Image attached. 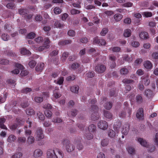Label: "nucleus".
<instances>
[{
	"instance_id": "f257e3e1",
	"label": "nucleus",
	"mask_w": 158,
	"mask_h": 158,
	"mask_svg": "<svg viewBox=\"0 0 158 158\" xmlns=\"http://www.w3.org/2000/svg\"><path fill=\"white\" fill-rule=\"evenodd\" d=\"M63 147L65 148L68 152H71L75 149L74 146L72 144L70 141L68 140H64L63 142Z\"/></svg>"
},
{
	"instance_id": "f03ea898",
	"label": "nucleus",
	"mask_w": 158,
	"mask_h": 158,
	"mask_svg": "<svg viewBox=\"0 0 158 158\" xmlns=\"http://www.w3.org/2000/svg\"><path fill=\"white\" fill-rule=\"evenodd\" d=\"M131 112V110L129 107H126L123 110L119 112L118 114L119 117L121 118H124L126 117L127 112V116H130Z\"/></svg>"
},
{
	"instance_id": "7ed1b4c3",
	"label": "nucleus",
	"mask_w": 158,
	"mask_h": 158,
	"mask_svg": "<svg viewBox=\"0 0 158 158\" xmlns=\"http://www.w3.org/2000/svg\"><path fill=\"white\" fill-rule=\"evenodd\" d=\"M35 135L36 140L37 141H39L44 138V135L41 128L38 127L36 129Z\"/></svg>"
},
{
	"instance_id": "20e7f679",
	"label": "nucleus",
	"mask_w": 158,
	"mask_h": 158,
	"mask_svg": "<svg viewBox=\"0 0 158 158\" xmlns=\"http://www.w3.org/2000/svg\"><path fill=\"white\" fill-rule=\"evenodd\" d=\"M95 70L98 73H102L106 70V67L102 64H98L95 66Z\"/></svg>"
},
{
	"instance_id": "39448f33",
	"label": "nucleus",
	"mask_w": 158,
	"mask_h": 158,
	"mask_svg": "<svg viewBox=\"0 0 158 158\" xmlns=\"http://www.w3.org/2000/svg\"><path fill=\"white\" fill-rule=\"evenodd\" d=\"M48 97V93H44L41 97H36L35 98V101L37 102L40 103L43 100V99L47 98Z\"/></svg>"
},
{
	"instance_id": "423d86ee",
	"label": "nucleus",
	"mask_w": 158,
	"mask_h": 158,
	"mask_svg": "<svg viewBox=\"0 0 158 158\" xmlns=\"http://www.w3.org/2000/svg\"><path fill=\"white\" fill-rule=\"evenodd\" d=\"M135 140L139 143L142 146L146 148L147 147V145L148 143L147 141L143 138L139 137H136Z\"/></svg>"
},
{
	"instance_id": "0eeeda50",
	"label": "nucleus",
	"mask_w": 158,
	"mask_h": 158,
	"mask_svg": "<svg viewBox=\"0 0 158 158\" xmlns=\"http://www.w3.org/2000/svg\"><path fill=\"white\" fill-rule=\"evenodd\" d=\"M98 126L100 129L105 130L107 128L108 125L106 121L101 120L98 123Z\"/></svg>"
},
{
	"instance_id": "6e6552de",
	"label": "nucleus",
	"mask_w": 158,
	"mask_h": 158,
	"mask_svg": "<svg viewBox=\"0 0 158 158\" xmlns=\"http://www.w3.org/2000/svg\"><path fill=\"white\" fill-rule=\"evenodd\" d=\"M55 148L53 149H50L48 150L47 154L48 158H55Z\"/></svg>"
},
{
	"instance_id": "1a4fd4ad",
	"label": "nucleus",
	"mask_w": 158,
	"mask_h": 158,
	"mask_svg": "<svg viewBox=\"0 0 158 158\" xmlns=\"http://www.w3.org/2000/svg\"><path fill=\"white\" fill-rule=\"evenodd\" d=\"M143 109L142 108H139L136 113V117L140 120H143Z\"/></svg>"
},
{
	"instance_id": "9d476101",
	"label": "nucleus",
	"mask_w": 158,
	"mask_h": 158,
	"mask_svg": "<svg viewBox=\"0 0 158 158\" xmlns=\"http://www.w3.org/2000/svg\"><path fill=\"white\" fill-rule=\"evenodd\" d=\"M55 158H63V154L62 152L57 148H55Z\"/></svg>"
},
{
	"instance_id": "9b49d317",
	"label": "nucleus",
	"mask_w": 158,
	"mask_h": 158,
	"mask_svg": "<svg viewBox=\"0 0 158 158\" xmlns=\"http://www.w3.org/2000/svg\"><path fill=\"white\" fill-rule=\"evenodd\" d=\"M153 94L152 91L151 89H148L145 91L144 95L148 98H151L153 95Z\"/></svg>"
},
{
	"instance_id": "f8f14e48",
	"label": "nucleus",
	"mask_w": 158,
	"mask_h": 158,
	"mask_svg": "<svg viewBox=\"0 0 158 158\" xmlns=\"http://www.w3.org/2000/svg\"><path fill=\"white\" fill-rule=\"evenodd\" d=\"M146 148H148V151L150 152H153L156 150V147L153 144L148 143L147 145V147H146Z\"/></svg>"
},
{
	"instance_id": "ddd939ff",
	"label": "nucleus",
	"mask_w": 158,
	"mask_h": 158,
	"mask_svg": "<svg viewBox=\"0 0 158 158\" xmlns=\"http://www.w3.org/2000/svg\"><path fill=\"white\" fill-rule=\"evenodd\" d=\"M99 117V115L98 112H94V113H92L90 118L92 120L95 121L98 120Z\"/></svg>"
},
{
	"instance_id": "4468645a",
	"label": "nucleus",
	"mask_w": 158,
	"mask_h": 158,
	"mask_svg": "<svg viewBox=\"0 0 158 158\" xmlns=\"http://www.w3.org/2000/svg\"><path fill=\"white\" fill-rule=\"evenodd\" d=\"M18 11L19 14L24 16L26 14H27L28 13V10L24 8H21L19 9Z\"/></svg>"
},
{
	"instance_id": "2eb2a0df",
	"label": "nucleus",
	"mask_w": 158,
	"mask_h": 158,
	"mask_svg": "<svg viewBox=\"0 0 158 158\" xmlns=\"http://www.w3.org/2000/svg\"><path fill=\"white\" fill-rule=\"evenodd\" d=\"M42 154V152L40 149L35 150L34 153V156L35 157H38L41 156Z\"/></svg>"
},
{
	"instance_id": "dca6fc26",
	"label": "nucleus",
	"mask_w": 158,
	"mask_h": 158,
	"mask_svg": "<svg viewBox=\"0 0 158 158\" xmlns=\"http://www.w3.org/2000/svg\"><path fill=\"white\" fill-rule=\"evenodd\" d=\"M44 64L43 63L38 64L36 67V70L38 71H41L44 69Z\"/></svg>"
},
{
	"instance_id": "f3484780",
	"label": "nucleus",
	"mask_w": 158,
	"mask_h": 158,
	"mask_svg": "<svg viewBox=\"0 0 158 158\" xmlns=\"http://www.w3.org/2000/svg\"><path fill=\"white\" fill-rule=\"evenodd\" d=\"M104 116L107 118L110 119H112V114L109 111H104Z\"/></svg>"
},
{
	"instance_id": "a211bd4d",
	"label": "nucleus",
	"mask_w": 158,
	"mask_h": 158,
	"mask_svg": "<svg viewBox=\"0 0 158 158\" xmlns=\"http://www.w3.org/2000/svg\"><path fill=\"white\" fill-rule=\"evenodd\" d=\"M129 124H127L125 127L123 128L122 131V132L123 134L125 135H126L127 134L129 130Z\"/></svg>"
},
{
	"instance_id": "6ab92c4d",
	"label": "nucleus",
	"mask_w": 158,
	"mask_h": 158,
	"mask_svg": "<svg viewBox=\"0 0 158 158\" xmlns=\"http://www.w3.org/2000/svg\"><path fill=\"white\" fill-rule=\"evenodd\" d=\"M141 79L144 80V84L145 85L148 86L149 85L150 82V80L147 76H143L141 77Z\"/></svg>"
},
{
	"instance_id": "aec40b11",
	"label": "nucleus",
	"mask_w": 158,
	"mask_h": 158,
	"mask_svg": "<svg viewBox=\"0 0 158 158\" xmlns=\"http://www.w3.org/2000/svg\"><path fill=\"white\" fill-rule=\"evenodd\" d=\"M121 123L120 122H117L115 124L114 126V128L116 131V133H118L119 130L121 126Z\"/></svg>"
},
{
	"instance_id": "412c9836",
	"label": "nucleus",
	"mask_w": 158,
	"mask_h": 158,
	"mask_svg": "<svg viewBox=\"0 0 158 158\" xmlns=\"http://www.w3.org/2000/svg\"><path fill=\"white\" fill-rule=\"evenodd\" d=\"M5 120L6 119L3 118H0V128L5 129H7L6 127L4 124V123H5Z\"/></svg>"
},
{
	"instance_id": "4be33fe9",
	"label": "nucleus",
	"mask_w": 158,
	"mask_h": 158,
	"mask_svg": "<svg viewBox=\"0 0 158 158\" xmlns=\"http://www.w3.org/2000/svg\"><path fill=\"white\" fill-rule=\"evenodd\" d=\"M127 151L128 153L131 155H133L135 153V150L133 147H128Z\"/></svg>"
},
{
	"instance_id": "5701e85b",
	"label": "nucleus",
	"mask_w": 158,
	"mask_h": 158,
	"mask_svg": "<svg viewBox=\"0 0 158 158\" xmlns=\"http://www.w3.org/2000/svg\"><path fill=\"white\" fill-rule=\"evenodd\" d=\"M144 66L145 68L148 69H150L152 67V64L149 61H146L144 64Z\"/></svg>"
},
{
	"instance_id": "b1692460",
	"label": "nucleus",
	"mask_w": 158,
	"mask_h": 158,
	"mask_svg": "<svg viewBox=\"0 0 158 158\" xmlns=\"http://www.w3.org/2000/svg\"><path fill=\"white\" fill-rule=\"evenodd\" d=\"M88 130L90 132L93 133L96 131V126L93 124H91L89 126Z\"/></svg>"
},
{
	"instance_id": "393cba45",
	"label": "nucleus",
	"mask_w": 158,
	"mask_h": 158,
	"mask_svg": "<svg viewBox=\"0 0 158 158\" xmlns=\"http://www.w3.org/2000/svg\"><path fill=\"white\" fill-rule=\"evenodd\" d=\"M90 110L92 113H94V112H98L99 108L98 106L96 105H91Z\"/></svg>"
},
{
	"instance_id": "a878e982",
	"label": "nucleus",
	"mask_w": 158,
	"mask_h": 158,
	"mask_svg": "<svg viewBox=\"0 0 158 158\" xmlns=\"http://www.w3.org/2000/svg\"><path fill=\"white\" fill-rule=\"evenodd\" d=\"M123 16L119 14H117L114 16V18L117 22L120 21L122 18Z\"/></svg>"
},
{
	"instance_id": "bb28decb",
	"label": "nucleus",
	"mask_w": 158,
	"mask_h": 158,
	"mask_svg": "<svg viewBox=\"0 0 158 158\" xmlns=\"http://www.w3.org/2000/svg\"><path fill=\"white\" fill-rule=\"evenodd\" d=\"M12 29V26L10 24L6 23L4 26V29L7 31L10 32Z\"/></svg>"
},
{
	"instance_id": "cd10ccee",
	"label": "nucleus",
	"mask_w": 158,
	"mask_h": 158,
	"mask_svg": "<svg viewBox=\"0 0 158 158\" xmlns=\"http://www.w3.org/2000/svg\"><path fill=\"white\" fill-rule=\"evenodd\" d=\"M131 31L129 29H127L125 30L124 33V36L126 37L130 36L131 35Z\"/></svg>"
},
{
	"instance_id": "c85d7f7f",
	"label": "nucleus",
	"mask_w": 158,
	"mask_h": 158,
	"mask_svg": "<svg viewBox=\"0 0 158 158\" xmlns=\"http://www.w3.org/2000/svg\"><path fill=\"white\" fill-rule=\"evenodd\" d=\"M136 102L137 103L140 104L143 102V99L142 96L140 94L137 95L136 97Z\"/></svg>"
},
{
	"instance_id": "c756f323",
	"label": "nucleus",
	"mask_w": 158,
	"mask_h": 158,
	"mask_svg": "<svg viewBox=\"0 0 158 158\" xmlns=\"http://www.w3.org/2000/svg\"><path fill=\"white\" fill-rule=\"evenodd\" d=\"M142 15L143 16L146 18L151 17L152 15V13L151 12L145 11L143 12Z\"/></svg>"
},
{
	"instance_id": "7c9ffc66",
	"label": "nucleus",
	"mask_w": 158,
	"mask_h": 158,
	"mask_svg": "<svg viewBox=\"0 0 158 158\" xmlns=\"http://www.w3.org/2000/svg\"><path fill=\"white\" fill-rule=\"evenodd\" d=\"M54 25L57 28H61L64 27V25L60 23L58 21H56L54 23Z\"/></svg>"
},
{
	"instance_id": "2f4dec72",
	"label": "nucleus",
	"mask_w": 158,
	"mask_h": 158,
	"mask_svg": "<svg viewBox=\"0 0 158 158\" xmlns=\"http://www.w3.org/2000/svg\"><path fill=\"white\" fill-rule=\"evenodd\" d=\"M116 131H114L113 130L110 129L108 131V134L110 137H114L115 136Z\"/></svg>"
},
{
	"instance_id": "473e14b6",
	"label": "nucleus",
	"mask_w": 158,
	"mask_h": 158,
	"mask_svg": "<svg viewBox=\"0 0 158 158\" xmlns=\"http://www.w3.org/2000/svg\"><path fill=\"white\" fill-rule=\"evenodd\" d=\"M112 104L110 102H107L104 105L105 108L107 110H110L112 107Z\"/></svg>"
},
{
	"instance_id": "72a5a7b5",
	"label": "nucleus",
	"mask_w": 158,
	"mask_h": 158,
	"mask_svg": "<svg viewBox=\"0 0 158 158\" xmlns=\"http://www.w3.org/2000/svg\"><path fill=\"white\" fill-rule=\"evenodd\" d=\"M140 37L143 39H147L148 38V34L146 32H141L139 35Z\"/></svg>"
},
{
	"instance_id": "f704fd0d",
	"label": "nucleus",
	"mask_w": 158,
	"mask_h": 158,
	"mask_svg": "<svg viewBox=\"0 0 158 158\" xmlns=\"http://www.w3.org/2000/svg\"><path fill=\"white\" fill-rule=\"evenodd\" d=\"M16 137L13 135H10L8 139H7V141L9 142H11L13 141H14L16 139Z\"/></svg>"
},
{
	"instance_id": "c9c22d12",
	"label": "nucleus",
	"mask_w": 158,
	"mask_h": 158,
	"mask_svg": "<svg viewBox=\"0 0 158 158\" xmlns=\"http://www.w3.org/2000/svg\"><path fill=\"white\" fill-rule=\"evenodd\" d=\"M26 113L27 115H31L35 114V111L32 108H29L26 110Z\"/></svg>"
},
{
	"instance_id": "e433bc0d",
	"label": "nucleus",
	"mask_w": 158,
	"mask_h": 158,
	"mask_svg": "<svg viewBox=\"0 0 158 158\" xmlns=\"http://www.w3.org/2000/svg\"><path fill=\"white\" fill-rule=\"evenodd\" d=\"M21 53L23 55H25L30 54L31 52L28 50L23 48L21 49Z\"/></svg>"
},
{
	"instance_id": "4c0bfd02",
	"label": "nucleus",
	"mask_w": 158,
	"mask_h": 158,
	"mask_svg": "<svg viewBox=\"0 0 158 158\" xmlns=\"http://www.w3.org/2000/svg\"><path fill=\"white\" fill-rule=\"evenodd\" d=\"M35 141V139L34 137L30 136L27 138V142L28 144H30L33 143Z\"/></svg>"
},
{
	"instance_id": "58836bf2",
	"label": "nucleus",
	"mask_w": 158,
	"mask_h": 158,
	"mask_svg": "<svg viewBox=\"0 0 158 158\" xmlns=\"http://www.w3.org/2000/svg\"><path fill=\"white\" fill-rule=\"evenodd\" d=\"M128 73V70L125 68L121 69L120 70V73L121 74L125 75Z\"/></svg>"
},
{
	"instance_id": "ea45409f",
	"label": "nucleus",
	"mask_w": 158,
	"mask_h": 158,
	"mask_svg": "<svg viewBox=\"0 0 158 158\" xmlns=\"http://www.w3.org/2000/svg\"><path fill=\"white\" fill-rule=\"evenodd\" d=\"M79 89L78 86H72L71 88V90L73 92L75 93H77Z\"/></svg>"
},
{
	"instance_id": "a19ab883",
	"label": "nucleus",
	"mask_w": 158,
	"mask_h": 158,
	"mask_svg": "<svg viewBox=\"0 0 158 158\" xmlns=\"http://www.w3.org/2000/svg\"><path fill=\"white\" fill-rule=\"evenodd\" d=\"M81 138L80 137H77L75 138L74 142L76 145L81 143Z\"/></svg>"
},
{
	"instance_id": "79ce46f5",
	"label": "nucleus",
	"mask_w": 158,
	"mask_h": 158,
	"mask_svg": "<svg viewBox=\"0 0 158 158\" xmlns=\"http://www.w3.org/2000/svg\"><path fill=\"white\" fill-rule=\"evenodd\" d=\"M22 156V154L20 152L16 153L13 155L11 158H20Z\"/></svg>"
},
{
	"instance_id": "37998d69",
	"label": "nucleus",
	"mask_w": 158,
	"mask_h": 158,
	"mask_svg": "<svg viewBox=\"0 0 158 158\" xmlns=\"http://www.w3.org/2000/svg\"><path fill=\"white\" fill-rule=\"evenodd\" d=\"M123 59L129 62H131L132 60V58L131 56H128V55H126L125 56L123 57Z\"/></svg>"
},
{
	"instance_id": "c03bdc74",
	"label": "nucleus",
	"mask_w": 158,
	"mask_h": 158,
	"mask_svg": "<svg viewBox=\"0 0 158 158\" xmlns=\"http://www.w3.org/2000/svg\"><path fill=\"white\" fill-rule=\"evenodd\" d=\"M46 116L48 118H50L52 115V112L49 110H46L44 112Z\"/></svg>"
},
{
	"instance_id": "a18cd8bd",
	"label": "nucleus",
	"mask_w": 158,
	"mask_h": 158,
	"mask_svg": "<svg viewBox=\"0 0 158 158\" xmlns=\"http://www.w3.org/2000/svg\"><path fill=\"white\" fill-rule=\"evenodd\" d=\"M1 38L4 41H7L8 40L9 38V35L5 33H3L1 36Z\"/></svg>"
},
{
	"instance_id": "49530a36",
	"label": "nucleus",
	"mask_w": 158,
	"mask_h": 158,
	"mask_svg": "<svg viewBox=\"0 0 158 158\" xmlns=\"http://www.w3.org/2000/svg\"><path fill=\"white\" fill-rule=\"evenodd\" d=\"M109 143V140L108 139H105L102 140L101 141V145H102L103 146H107Z\"/></svg>"
},
{
	"instance_id": "de8ad7c7",
	"label": "nucleus",
	"mask_w": 158,
	"mask_h": 158,
	"mask_svg": "<svg viewBox=\"0 0 158 158\" xmlns=\"http://www.w3.org/2000/svg\"><path fill=\"white\" fill-rule=\"evenodd\" d=\"M35 19L37 22H40L42 20L43 17L41 15L38 14L36 15Z\"/></svg>"
},
{
	"instance_id": "09e8293b",
	"label": "nucleus",
	"mask_w": 158,
	"mask_h": 158,
	"mask_svg": "<svg viewBox=\"0 0 158 158\" xmlns=\"http://www.w3.org/2000/svg\"><path fill=\"white\" fill-rule=\"evenodd\" d=\"M122 82L124 84H129L132 83L134 81L132 79H124L122 81Z\"/></svg>"
},
{
	"instance_id": "8fccbe9b",
	"label": "nucleus",
	"mask_w": 158,
	"mask_h": 158,
	"mask_svg": "<svg viewBox=\"0 0 158 158\" xmlns=\"http://www.w3.org/2000/svg\"><path fill=\"white\" fill-rule=\"evenodd\" d=\"M35 36V34L33 32H31L28 34L26 38L29 39H32Z\"/></svg>"
},
{
	"instance_id": "3c124183",
	"label": "nucleus",
	"mask_w": 158,
	"mask_h": 158,
	"mask_svg": "<svg viewBox=\"0 0 158 158\" xmlns=\"http://www.w3.org/2000/svg\"><path fill=\"white\" fill-rule=\"evenodd\" d=\"M6 7L10 9H12L15 8V5L12 2L8 3L6 5Z\"/></svg>"
},
{
	"instance_id": "603ef678",
	"label": "nucleus",
	"mask_w": 158,
	"mask_h": 158,
	"mask_svg": "<svg viewBox=\"0 0 158 158\" xmlns=\"http://www.w3.org/2000/svg\"><path fill=\"white\" fill-rule=\"evenodd\" d=\"M153 141L155 144L158 147V133L156 134L155 136L153 139Z\"/></svg>"
},
{
	"instance_id": "864d4df0",
	"label": "nucleus",
	"mask_w": 158,
	"mask_h": 158,
	"mask_svg": "<svg viewBox=\"0 0 158 158\" xmlns=\"http://www.w3.org/2000/svg\"><path fill=\"white\" fill-rule=\"evenodd\" d=\"M108 30V29L107 28H103L100 33L101 35L103 36L105 35L107 33Z\"/></svg>"
},
{
	"instance_id": "5fc2aeb1",
	"label": "nucleus",
	"mask_w": 158,
	"mask_h": 158,
	"mask_svg": "<svg viewBox=\"0 0 158 158\" xmlns=\"http://www.w3.org/2000/svg\"><path fill=\"white\" fill-rule=\"evenodd\" d=\"M49 47V45H44L38 48V50L40 51H43L44 49L48 48Z\"/></svg>"
},
{
	"instance_id": "6e6d98bb",
	"label": "nucleus",
	"mask_w": 158,
	"mask_h": 158,
	"mask_svg": "<svg viewBox=\"0 0 158 158\" xmlns=\"http://www.w3.org/2000/svg\"><path fill=\"white\" fill-rule=\"evenodd\" d=\"M36 63V62L35 60H32L29 62L28 65L31 68H33L35 66Z\"/></svg>"
},
{
	"instance_id": "4d7b16f0",
	"label": "nucleus",
	"mask_w": 158,
	"mask_h": 158,
	"mask_svg": "<svg viewBox=\"0 0 158 158\" xmlns=\"http://www.w3.org/2000/svg\"><path fill=\"white\" fill-rule=\"evenodd\" d=\"M31 91L32 89L31 88H26L22 89L21 90V92L22 93L27 94Z\"/></svg>"
},
{
	"instance_id": "13d9d810",
	"label": "nucleus",
	"mask_w": 158,
	"mask_h": 158,
	"mask_svg": "<svg viewBox=\"0 0 158 158\" xmlns=\"http://www.w3.org/2000/svg\"><path fill=\"white\" fill-rule=\"evenodd\" d=\"M114 52H119L120 50V48L119 47H115L110 49Z\"/></svg>"
},
{
	"instance_id": "bf43d9fd",
	"label": "nucleus",
	"mask_w": 158,
	"mask_h": 158,
	"mask_svg": "<svg viewBox=\"0 0 158 158\" xmlns=\"http://www.w3.org/2000/svg\"><path fill=\"white\" fill-rule=\"evenodd\" d=\"M68 53L67 52H64L63 54L62 57L61 58L62 60H65L67 57L68 56Z\"/></svg>"
},
{
	"instance_id": "052dcab7",
	"label": "nucleus",
	"mask_w": 158,
	"mask_h": 158,
	"mask_svg": "<svg viewBox=\"0 0 158 158\" xmlns=\"http://www.w3.org/2000/svg\"><path fill=\"white\" fill-rule=\"evenodd\" d=\"M26 140L25 137H20L18 139V141L19 143H24Z\"/></svg>"
},
{
	"instance_id": "680f3d73",
	"label": "nucleus",
	"mask_w": 158,
	"mask_h": 158,
	"mask_svg": "<svg viewBox=\"0 0 158 158\" xmlns=\"http://www.w3.org/2000/svg\"><path fill=\"white\" fill-rule=\"evenodd\" d=\"M85 136L86 138L89 140H90L93 138V135L91 133H88L86 134Z\"/></svg>"
},
{
	"instance_id": "e2e57ef3",
	"label": "nucleus",
	"mask_w": 158,
	"mask_h": 158,
	"mask_svg": "<svg viewBox=\"0 0 158 158\" xmlns=\"http://www.w3.org/2000/svg\"><path fill=\"white\" fill-rule=\"evenodd\" d=\"M20 105L22 108H24L28 106L29 105V104L28 102H22Z\"/></svg>"
},
{
	"instance_id": "0e129e2a",
	"label": "nucleus",
	"mask_w": 158,
	"mask_h": 158,
	"mask_svg": "<svg viewBox=\"0 0 158 158\" xmlns=\"http://www.w3.org/2000/svg\"><path fill=\"white\" fill-rule=\"evenodd\" d=\"M152 58L155 59H158V52H153L152 54Z\"/></svg>"
},
{
	"instance_id": "69168bd1",
	"label": "nucleus",
	"mask_w": 158,
	"mask_h": 158,
	"mask_svg": "<svg viewBox=\"0 0 158 158\" xmlns=\"http://www.w3.org/2000/svg\"><path fill=\"white\" fill-rule=\"evenodd\" d=\"M37 115L39 118L41 120H43L44 119V116L42 113L39 112L37 113Z\"/></svg>"
},
{
	"instance_id": "338daca9",
	"label": "nucleus",
	"mask_w": 158,
	"mask_h": 158,
	"mask_svg": "<svg viewBox=\"0 0 158 158\" xmlns=\"http://www.w3.org/2000/svg\"><path fill=\"white\" fill-rule=\"evenodd\" d=\"M139 43L137 41H133L131 42V45L134 47L136 48L139 45Z\"/></svg>"
},
{
	"instance_id": "774afa93",
	"label": "nucleus",
	"mask_w": 158,
	"mask_h": 158,
	"mask_svg": "<svg viewBox=\"0 0 158 158\" xmlns=\"http://www.w3.org/2000/svg\"><path fill=\"white\" fill-rule=\"evenodd\" d=\"M28 72L26 70H22L21 71L20 73V75L22 76H25L28 75Z\"/></svg>"
}]
</instances>
